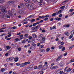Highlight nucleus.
<instances>
[{
  "label": "nucleus",
  "mask_w": 74,
  "mask_h": 74,
  "mask_svg": "<svg viewBox=\"0 0 74 74\" xmlns=\"http://www.w3.org/2000/svg\"><path fill=\"white\" fill-rule=\"evenodd\" d=\"M0 10H1L2 12H3L4 13H5V11H6V9L3 5L0 6Z\"/></svg>",
  "instance_id": "obj_1"
},
{
  "label": "nucleus",
  "mask_w": 74,
  "mask_h": 74,
  "mask_svg": "<svg viewBox=\"0 0 74 74\" xmlns=\"http://www.w3.org/2000/svg\"><path fill=\"white\" fill-rule=\"evenodd\" d=\"M6 13V11H5V12L4 13V12L2 11V12H0V16H2L3 18L4 16V15H5V14Z\"/></svg>",
  "instance_id": "obj_2"
},
{
  "label": "nucleus",
  "mask_w": 74,
  "mask_h": 74,
  "mask_svg": "<svg viewBox=\"0 0 74 74\" xmlns=\"http://www.w3.org/2000/svg\"><path fill=\"white\" fill-rule=\"evenodd\" d=\"M18 13L20 14H25V11L23 10H19Z\"/></svg>",
  "instance_id": "obj_3"
},
{
  "label": "nucleus",
  "mask_w": 74,
  "mask_h": 74,
  "mask_svg": "<svg viewBox=\"0 0 74 74\" xmlns=\"http://www.w3.org/2000/svg\"><path fill=\"white\" fill-rule=\"evenodd\" d=\"M28 8L29 10H34V7L30 5L29 6Z\"/></svg>",
  "instance_id": "obj_4"
},
{
  "label": "nucleus",
  "mask_w": 74,
  "mask_h": 74,
  "mask_svg": "<svg viewBox=\"0 0 74 74\" xmlns=\"http://www.w3.org/2000/svg\"><path fill=\"white\" fill-rule=\"evenodd\" d=\"M25 3H20V6L22 9H23L24 8V7H25Z\"/></svg>",
  "instance_id": "obj_5"
},
{
  "label": "nucleus",
  "mask_w": 74,
  "mask_h": 74,
  "mask_svg": "<svg viewBox=\"0 0 74 74\" xmlns=\"http://www.w3.org/2000/svg\"><path fill=\"white\" fill-rule=\"evenodd\" d=\"M14 1H9L8 2V4H14Z\"/></svg>",
  "instance_id": "obj_6"
},
{
  "label": "nucleus",
  "mask_w": 74,
  "mask_h": 74,
  "mask_svg": "<svg viewBox=\"0 0 74 74\" xmlns=\"http://www.w3.org/2000/svg\"><path fill=\"white\" fill-rule=\"evenodd\" d=\"M62 58V55H60L59 56L57 59L56 60V62H58L59 60H60V59Z\"/></svg>",
  "instance_id": "obj_7"
},
{
  "label": "nucleus",
  "mask_w": 74,
  "mask_h": 74,
  "mask_svg": "<svg viewBox=\"0 0 74 74\" xmlns=\"http://www.w3.org/2000/svg\"><path fill=\"white\" fill-rule=\"evenodd\" d=\"M40 27V25H38L36 26L35 27H34V30H36L38 29V27Z\"/></svg>",
  "instance_id": "obj_8"
},
{
  "label": "nucleus",
  "mask_w": 74,
  "mask_h": 74,
  "mask_svg": "<svg viewBox=\"0 0 74 74\" xmlns=\"http://www.w3.org/2000/svg\"><path fill=\"white\" fill-rule=\"evenodd\" d=\"M8 14H9V15H10L11 16H12L13 15V14H12V12L10 10H9L8 12Z\"/></svg>",
  "instance_id": "obj_9"
},
{
  "label": "nucleus",
  "mask_w": 74,
  "mask_h": 74,
  "mask_svg": "<svg viewBox=\"0 0 74 74\" xmlns=\"http://www.w3.org/2000/svg\"><path fill=\"white\" fill-rule=\"evenodd\" d=\"M32 68H30L29 67H27L25 69L27 71H29V70H31Z\"/></svg>",
  "instance_id": "obj_10"
},
{
  "label": "nucleus",
  "mask_w": 74,
  "mask_h": 74,
  "mask_svg": "<svg viewBox=\"0 0 74 74\" xmlns=\"http://www.w3.org/2000/svg\"><path fill=\"white\" fill-rule=\"evenodd\" d=\"M14 59L15 62H17L18 61V57H16L15 58H14Z\"/></svg>",
  "instance_id": "obj_11"
},
{
  "label": "nucleus",
  "mask_w": 74,
  "mask_h": 74,
  "mask_svg": "<svg viewBox=\"0 0 74 74\" xmlns=\"http://www.w3.org/2000/svg\"><path fill=\"white\" fill-rule=\"evenodd\" d=\"M32 36L34 38H37V36L36 35V34H32Z\"/></svg>",
  "instance_id": "obj_12"
},
{
  "label": "nucleus",
  "mask_w": 74,
  "mask_h": 74,
  "mask_svg": "<svg viewBox=\"0 0 74 74\" xmlns=\"http://www.w3.org/2000/svg\"><path fill=\"white\" fill-rule=\"evenodd\" d=\"M71 71V68L68 69L66 70V71L67 72H68V73H69V72L70 71Z\"/></svg>",
  "instance_id": "obj_13"
},
{
  "label": "nucleus",
  "mask_w": 74,
  "mask_h": 74,
  "mask_svg": "<svg viewBox=\"0 0 74 74\" xmlns=\"http://www.w3.org/2000/svg\"><path fill=\"white\" fill-rule=\"evenodd\" d=\"M38 3H42L43 2V0H36Z\"/></svg>",
  "instance_id": "obj_14"
},
{
  "label": "nucleus",
  "mask_w": 74,
  "mask_h": 74,
  "mask_svg": "<svg viewBox=\"0 0 74 74\" xmlns=\"http://www.w3.org/2000/svg\"><path fill=\"white\" fill-rule=\"evenodd\" d=\"M42 65H40L38 66V69L40 70L41 68H42Z\"/></svg>",
  "instance_id": "obj_15"
},
{
  "label": "nucleus",
  "mask_w": 74,
  "mask_h": 74,
  "mask_svg": "<svg viewBox=\"0 0 74 74\" xmlns=\"http://www.w3.org/2000/svg\"><path fill=\"white\" fill-rule=\"evenodd\" d=\"M9 58L10 61H12V60H13L14 59V58L13 57H10Z\"/></svg>",
  "instance_id": "obj_16"
},
{
  "label": "nucleus",
  "mask_w": 74,
  "mask_h": 74,
  "mask_svg": "<svg viewBox=\"0 0 74 74\" xmlns=\"http://www.w3.org/2000/svg\"><path fill=\"white\" fill-rule=\"evenodd\" d=\"M24 5H25V6H27V7L28 8L29 7V5H30L29 4V3H24Z\"/></svg>",
  "instance_id": "obj_17"
},
{
  "label": "nucleus",
  "mask_w": 74,
  "mask_h": 74,
  "mask_svg": "<svg viewBox=\"0 0 74 74\" xmlns=\"http://www.w3.org/2000/svg\"><path fill=\"white\" fill-rule=\"evenodd\" d=\"M20 67H23L25 66V65H24V63H23L20 64Z\"/></svg>",
  "instance_id": "obj_18"
},
{
  "label": "nucleus",
  "mask_w": 74,
  "mask_h": 74,
  "mask_svg": "<svg viewBox=\"0 0 74 74\" xmlns=\"http://www.w3.org/2000/svg\"><path fill=\"white\" fill-rule=\"evenodd\" d=\"M30 64V62H25L24 63V66H25V65H27V64Z\"/></svg>",
  "instance_id": "obj_19"
},
{
  "label": "nucleus",
  "mask_w": 74,
  "mask_h": 74,
  "mask_svg": "<svg viewBox=\"0 0 74 74\" xmlns=\"http://www.w3.org/2000/svg\"><path fill=\"white\" fill-rule=\"evenodd\" d=\"M42 34H40L38 36V38H42Z\"/></svg>",
  "instance_id": "obj_20"
},
{
  "label": "nucleus",
  "mask_w": 74,
  "mask_h": 74,
  "mask_svg": "<svg viewBox=\"0 0 74 74\" xmlns=\"http://www.w3.org/2000/svg\"><path fill=\"white\" fill-rule=\"evenodd\" d=\"M24 1L26 3H30V0H24Z\"/></svg>",
  "instance_id": "obj_21"
},
{
  "label": "nucleus",
  "mask_w": 74,
  "mask_h": 74,
  "mask_svg": "<svg viewBox=\"0 0 74 74\" xmlns=\"http://www.w3.org/2000/svg\"><path fill=\"white\" fill-rule=\"evenodd\" d=\"M64 34L65 35L67 36H69L70 35L69 32H66L64 33Z\"/></svg>",
  "instance_id": "obj_22"
},
{
  "label": "nucleus",
  "mask_w": 74,
  "mask_h": 74,
  "mask_svg": "<svg viewBox=\"0 0 74 74\" xmlns=\"http://www.w3.org/2000/svg\"><path fill=\"white\" fill-rule=\"evenodd\" d=\"M53 69H58V66H53Z\"/></svg>",
  "instance_id": "obj_23"
},
{
  "label": "nucleus",
  "mask_w": 74,
  "mask_h": 74,
  "mask_svg": "<svg viewBox=\"0 0 74 74\" xmlns=\"http://www.w3.org/2000/svg\"><path fill=\"white\" fill-rule=\"evenodd\" d=\"M74 59H72L70 61V63H72V62H74Z\"/></svg>",
  "instance_id": "obj_24"
},
{
  "label": "nucleus",
  "mask_w": 74,
  "mask_h": 74,
  "mask_svg": "<svg viewBox=\"0 0 74 74\" xmlns=\"http://www.w3.org/2000/svg\"><path fill=\"white\" fill-rule=\"evenodd\" d=\"M43 47H44V45H40L39 47L40 49V48L41 49L42 48H43Z\"/></svg>",
  "instance_id": "obj_25"
},
{
  "label": "nucleus",
  "mask_w": 74,
  "mask_h": 74,
  "mask_svg": "<svg viewBox=\"0 0 74 74\" xmlns=\"http://www.w3.org/2000/svg\"><path fill=\"white\" fill-rule=\"evenodd\" d=\"M4 2V0H0V3H3Z\"/></svg>",
  "instance_id": "obj_26"
},
{
  "label": "nucleus",
  "mask_w": 74,
  "mask_h": 74,
  "mask_svg": "<svg viewBox=\"0 0 74 74\" xmlns=\"http://www.w3.org/2000/svg\"><path fill=\"white\" fill-rule=\"evenodd\" d=\"M73 35H70V36L69 37V38L70 39H71V38H73Z\"/></svg>",
  "instance_id": "obj_27"
},
{
  "label": "nucleus",
  "mask_w": 74,
  "mask_h": 74,
  "mask_svg": "<svg viewBox=\"0 0 74 74\" xmlns=\"http://www.w3.org/2000/svg\"><path fill=\"white\" fill-rule=\"evenodd\" d=\"M6 18H10V15H6Z\"/></svg>",
  "instance_id": "obj_28"
},
{
  "label": "nucleus",
  "mask_w": 74,
  "mask_h": 74,
  "mask_svg": "<svg viewBox=\"0 0 74 74\" xmlns=\"http://www.w3.org/2000/svg\"><path fill=\"white\" fill-rule=\"evenodd\" d=\"M50 50L49 48H48L46 49V52H49V51Z\"/></svg>",
  "instance_id": "obj_29"
},
{
  "label": "nucleus",
  "mask_w": 74,
  "mask_h": 74,
  "mask_svg": "<svg viewBox=\"0 0 74 74\" xmlns=\"http://www.w3.org/2000/svg\"><path fill=\"white\" fill-rule=\"evenodd\" d=\"M6 60L7 62H10V58H9L6 59Z\"/></svg>",
  "instance_id": "obj_30"
},
{
  "label": "nucleus",
  "mask_w": 74,
  "mask_h": 74,
  "mask_svg": "<svg viewBox=\"0 0 74 74\" xmlns=\"http://www.w3.org/2000/svg\"><path fill=\"white\" fill-rule=\"evenodd\" d=\"M35 21H36V20L35 19H33L32 20V21H31V22L32 23V22H34Z\"/></svg>",
  "instance_id": "obj_31"
},
{
  "label": "nucleus",
  "mask_w": 74,
  "mask_h": 74,
  "mask_svg": "<svg viewBox=\"0 0 74 74\" xmlns=\"http://www.w3.org/2000/svg\"><path fill=\"white\" fill-rule=\"evenodd\" d=\"M30 48V49H34V47L33 46H31Z\"/></svg>",
  "instance_id": "obj_32"
},
{
  "label": "nucleus",
  "mask_w": 74,
  "mask_h": 74,
  "mask_svg": "<svg viewBox=\"0 0 74 74\" xmlns=\"http://www.w3.org/2000/svg\"><path fill=\"white\" fill-rule=\"evenodd\" d=\"M45 38H43L42 39V41H45Z\"/></svg>",
  "instance_id": "obj_33"
},
{
  "label": "nucleus",
  "mask_w": 74,
  "mask_h": 74,
  "mask_svg": "<svg viewBox=\"0 0 74 74\" xmlns=\"http://www.w3.org/2000/svg\"><path fill=\"white\" fill-rule=\"evenodd\" d=\"M62 51H64L65 50V47H63L62 48Z\"/></svg>",
  "instance_id": "obj_34"
},
{
  "label": "nucleus",
  "mask_w": 74,
  "mask_h": 74,
  "mask_svg": "<svg viewBox=\"0 0 74 74\" xmlns=\"http://www.w3.org/2000/svg\"><path fill=\"white\" fill-rule=\"evenodd\" d=\"M64 8H65V6H63L60 7V8H61V9H64Z\"/></svg>",
  "instance_id": "obj_35"
},
{
  "label": "nucleus",
  "mask_w": 74,
  "mask_h": 74,
  "mask_svg": "<svg viewBox=\"0 0 74 74\" xmlns=\"http://www.w3.org/2000/svg\"><path fill=\"white\" fill-rule=\"evenodd\" d=\"M6 49H10V46H7L6 47Z\"/></svg>",
  "instance_id": "obj_36"
},
{
  "label": "nucleus",
  "mask_w": 74,
  "mask_h": 74,
  "mask_svg": "<svg viewBox=\"0 0 74 74\" xmlns=\"http://www.w3.org/2000/svg\"><path fill=\"white\" fill-rule=\"evenodd\" d=\"M63 73V71H60V74H62Z\"/></svg>",
  "instance_id": "obj_37"
},
{
  "label": "nucleus",
  "mask_w": 74,
  "mask_h": 74,
  "mask_svg": "<svg viewBox=\"0 0 74 74\" xmlns=\"http://www.w3.org/2000/svg\"><path fill=\"white\" fill-rule=\"evenodd\" d=\"M32 45L33 46V47H35L36 46V44L35 43H33L32 44Z\"/></svg>",
  "instance_id": "obj_38"
},
{
  "label": "nucleus",
  "mask_w": 74,
  "mask_h": 74,
  "mask_svg": "<svg viewBox=\"0 0 74 74\" xmlns=\"http://www.w3.org/2000/svg\"><path fill=\"white\" fill-rule=\"evenodd\" d=\"M71 34H72V35L74 34V31L73 30L71 31Z\"/></svg>",
  "instance_id": "obj_39"
},
{
  "label": "nucleus",
  "mask_w": 74,
  "mask_h": 74,
  "mask_svg": "<svg viewBox=\"0 0 74 74\" xmlns=\"http://www.w3.org/2000/svg\"><path fill=\"white\" fill-rule=\"evenodd\" d=\"M44 21H48V18H46L45 19H44Z\"/></svg>",
  "instance_id": "obj_40"
},
{
  "label": "nucleus",
  "mask_w": 74,
  "mask_h": 74,
  "mask_svg": "<svg viewBox=\"0 0 74 74\" xmlns=\"http://www.w3.org/2000/svg\"><path fill=\"white\" fill-rule=\"evenodd\" d=\"M58 14H61L62 13V10H60L58 11Z\"/></svg>",
  "instance_id": "obj_41"
},
{
  "label": "nucleus",
  "mask_w": 74,
  "mask_h": 74,
  "mask_svg": "<svg viewBox=\"0 0 74 74\" xmlns=\"http://www.w3.org/2000/svg\"><path fill=\"white\" fill-rule=\"evenodd\" d=\"M69 11L70 12H73L74 11V9H72L70 10Z\"/></svg>",
  "instance_id": "obj_42"
},
{
  "label": "nucleus",
  "mask_w": 74,
  "mask_h": 74,
  "mask_svg": "<svg viewBox=\"0 0 74 74\" xmlns=\"http://www.w3.org/2000/svg\"><path fill=\"white\" fill-rule=\"evenodd\" d=\"M73 47V46H71V47H70L69 50H70V49H72Z\"/></svg>",
  "instance_id": "obj_43"
},
{
  "label": "nucleus",
  "mask_w": 74,
  "mask_h": 74,
  "mask_svg": "<svg viewBox=\"0 0 74 74\" xmlns=\"http://www.w3.org/2000/svg\"><path fill=\"white\" fill-rule=\"evenodd\" d=\"M40 50L42 52H43V51H44V49H41V48H40Z\"/></svg>",
  "instance_id": "obj_44"
},
{
  "label": "nucleus",
  "mask_w": 74,
  "mask_h": 74,
  "mask_svg": "<svg viewBox=\"0 0 74 74\" xmlns=\"http://www.w3.org/2000/svg\"><path fill=\"white\" fill-rule=\"evenodd\" d=\"M49 17V15H46L45 16V18H48Z\"/></svg>",
  "instance_id": "obj_45"
},
{
  "label": "nucleus",
  "mask_w": 74,
  "mask_h": 74,
  "mask_svg": "<svg viewBox=\"0 0 74 74\" xmlns=\"http://www.w3.org/2000/svg\"><path fill=\"white\" fill-rule=\"evenodd\" d=\"M37 25V24L36 23H34L33 24V26H36Z\"/></svg>",
  "instance_id": "obj_46"
},
{
  "label": "nucleus",
  "mask_w": 74,
  "mask_h": 74,
  "mask_svg": "<svg viewBox=\"0 0 74 74\" xmlns=\"http://www.w3.org/2000/svg\"><path fill=\"white\" fill-rule=\"evenodd\" d=\"M67 55V52H66L64 54V56H66V55Z\"/></svg>",
  "instance_id": "obj_47"
},
{
  "label": "nucleus",
  "mask_w": 74,
  "mask_h": 74,
  "mask_svg": "<svg viewBox=\"0 0 74 74\" xmlns=\"http://www.w3.org/2000/svg\"><path fill=\"white\" fill-rule=\"evenodd\" d=\"M67 68H68V67L67 66H66L65 67V69H64V71H66V70H67Z\"/></svg>",
  "instance_id": "obj_48"
},
{
  "label": "nucleus",
  "mask_w": 74,
  "mask_h": 74,
  "mask_svg": "<svg viewBox=\"0 0 74 74\" xmlns=\"http://www.w3.org/2000/svg\"><path fill=\"white\" fill-rule=\"evenodd\" d=\"M25 37H28V34H26L24 35Z\"/></svg>",
  "instance_id": "obj_49"
},
{
  "label": "nucleus",
  "mask_w": 74,
  "mask_h": 74,
  "mask_svg": "<svg viewBox=\"0 0 74 74\" xmlns=\"http://www.w3.org/2000/svg\"><path fill=\"white\" fill-rule=\"evenodd\" d=\"M66 27H70V25L69 24L66 25Z\"/></svg>",
  "instance_id": "obj_50"
},
{
  "label": "nucleus",
  "mask_w": 74,
  "mask_h": 74,
  "mask_svg": "<svg viewBox=\"0 0 74 74\" xmlns=\"http://www.w3.org/2000/svg\"><path fill=\"white\" fill-rule=\"evenodd\" d=\"M16 66H20V64H19V63H17L16 64Z\"/></svg>",
  "instance_id": "obj_51"
},
{
  "label": "nucleus",
  "mask_w": 74,
  "mask_h": 74,
  "mask_svg": "<svg viewBox=\"0 0 74 74\" xmlns=\"http://www.w3.org/2000/svg\"><path fill=\"white\" fill-rule=\"evenodd\" d=\"M37 45L38 47H39V46H40V43H38Z\"/></svg>",
  "instance_id": "obj_52"
},
{
  "label": "nucleus",
  "mask_w": 74,
  "mask_h": 74,
  "mask_svg": "<svg viewBox=\"0 0 74 74\" xmlns=\"http://www.w3.org/2000/svg\"><path fill=\"white\" fill-rule=\"evenodd\" d=\"M18 51H21V48H18Z\"/></svg>",
  "instance_id": "obj_53"
},
{
  "label": "nucleus",
  "mask_w": 74,
  "mask_h": 74,
  "mask_svg": "<svg viewBox=\"0 0 74 74\" xmlns=\"http://www.w3.org/2000/svg\"><path fill=\"white\" fill-rule=\"evenodd\" d=\"M1 71H2L3 72V71H4V69H1Z\"/></svg>",
  "instance_id": "obj_54"
},
{
  "label": "nucleus",
  "mask_w": 74,
  "mask_h": 74,
  "mask_svg": "<svg viewBox=\"0 0 74 74\" xmlns=\"http://www.w3.org/2000/svg\"><path fill=\"white\" fill-rule=\"evenodd\" d=\"M61 45H63V44H64V42H61Z\"/></svg>",
  "instance_id": "obj_55"
},
{
  "label": "nucleus",
  "mask_w": 74,
  "mask_h": 74,
  "mask_svg": "<svg viewBox=\"0 0 74 74\" xmlns=\"http://www.w3.org/2000/svg\"><path fill=\"white\" fill-rule=\"evenodd\" d=\"M34 69L35 70L37 69H38L37 66H35L34 67Z\"/></svg>",
  "instance_id": "obj_56"
},
{
  "label": "nucleus",
  "mask_w": 74,
  "mask_h": 74,
  "mask_svg": "<svg viewBox=\"0 0 74 74\" xmlns=\"http://www.w3.org/2000/svg\"><path fill=\"white\" fill-rule=\"evenodd\" d=\"M33 17V16L32 15H31L30 16H29L28 17V18H31V17Z\"/></svg>",
  "instance_id": "obj_57"
},
{
  "label": "nucleus",
  "mask_w": 74,
  "mask_h": 74,
  "mask_svg": "<svg viewBox=\"0 0 74 74\" xmlns=\"http://www.w3.org/2000/svg\"><path fill=\"white\" fill-rule=\"evenodd\" d=\"M31 52H32V51L30 50H28V53H31Z\"/></svg>",
  "instance_id": "obj_58"
},
{
  "label": "nucleus",
  "mask_w": 74,
  "mask_h": 74,
  "mask_svg": "<svg viewBox=\"0 0 74 74\" xmlns=\"http://www.w3.org/2000/svg\"><path fill=\"white\" fill-rule=\"evenodd\" d=\"M62 14H60V15L59 16V17L60 18H61V17H62Z\"/></svg>",
  "instance_id": "obj_59"
},
{
  "label": "nucleus",
  "mask_w": 74,
  "mask_h": 74,
  "mask_svg": "<svg viewBox=\"0 0 74 74\" xmlns=\"http://www.w3.org/2000/svg\"><path fill=\"white\" fill-rule=\"evenodd\" d=\"M55 15H56V14H55V13H53L52 14V16H55Z\"/></svg>",
  "instance_id": "obj_60"
},
{
  "label": "nucleus",
  "mask_w": 74,
  "mask_h": 74,
  "mask_svg": "<svg viewBox=\"0 0 74 74\" xmlns=\"http://www.w3.org/2000/svg\"><path fill=\"white\" fill-rule=\"evenodd\" d=\"M11 38H8V39H7V40H11Z\"/></svg>",
  "instance_id": "obj_61"
},
{
  "label": "nucleus",
  "mask_w": 74,
  "mask_h": 74,
  "mask_svg": "<svg viewBox=\"0 0 74 74\" xmlns=\"http://www.w3.org/2000/svg\"><path fill=\"white\" fill-rule=\"evenodd\" d=\"M42 33H45V31L43 29L42 31Z\"/></svg>",
  "instance_id": "obj_62"
},
{
  "label": "nucleus",
  "mask_w": 74,
  "mask_h": 74,
  "mask_svg": "<svg viewBox=\"0 0 74 74\" xmlns=\"http://www.w3.org/2000/svg\"><path fill=\"white\" fill-rule=\"evenodd\" d=\"M60 20H61V18H59L57 19V21H60Z\"/></svg>",
  "instance_id": "obj_63"
},
{
  "label": "nucleus",
  "mask_w": 74,
  "mask_h": 74,
  "mask_svg": "<svg viewBox=\"0 0 74 74\" xmlns=\"http://www.w3.org/2000/svg\"><path fill=\"white\" fill-rule=\"evenodd\" d=\"M32 30H34V27H33L31 28Z\"/></svg>",
  "instance_id": "obj_64"
}]
</instances>
